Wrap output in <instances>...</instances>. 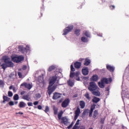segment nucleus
I'll return each mask as SVG.
<instances>
[{"label": "nucleus", "mask_w": 129, "mask_h": 129, "mask_svg": "<svg viewBox=\"0 0 129 129\" xmlns=\"http://www.w3.org/2000/svg\"><path fill=\"white\" fill-rule=\"evenodd\" d=\"M61 123H63L64 125H68L69 124V122L68 121V119L66 117H61Z\"/></svg>", "instance_id": "10"}, {"label": "nucleus", "mask_w": 129, "mask_h": 129, "mask_svg": "<svg viewBox=\"0 0 129 129\" xmlns=\"http://www.w3.org/2000/svg\"><path fill=\"white\" fill-rule=\"evenodd\" d=\"M80 121V120L78 119L77 121H76V124H75V125H77V126L79 125Z\"/></svg>", "instance_id": "50"}, {"label": "nucleus", "mask_w": 129, "mask_h": 129, "mask_svg": "<svg viewBox=\"0 0 129 129\" xmlns=\"http://www.w3.org/2000/svg\"><path fill=\"white\" fill-rule=\"evenodd\" d=\"M68 84L69 86H73V85H74V83L71 80L68 81Z\"/></svg>", "instance_id": "33"}, {"label": "nucleus", "mask_w": 129, "mask_h": 129, "mask_svg": "<svg viewBox=\"0 0 129 129\" xmlns=\"http://www.w3.org/2000/svg\"><path fill=\"white\" fill-rule=\"evenodd\" d=\"M26 103L23 101L20 102L19 106L20 108H23L26 107Z\"/></svg>", "instance_id": "22"}, {"label": "nucleus", "mask_w": 129, "mask_h": 129, "mask_svg": "<svg viewBox=\"0 0 129 129\" xmlns=\"http://www.w3.org/2000/svg\"><path fill=\"white\" fill-rule=\"evenodd\" d=\"M76 79L77 81H80V78L79 77H76Z\"/></svg>", "instance_id": "59"}, {"label": "nucleus", "mask_w": 129, "mask_h": 129, "mask_svg": "<svg viewBox=\"0 0 129 129\" xmlns=\"http://www.w3.org/2000/svg\"><path fill=\"white\" fill-rule=\"evenodd\" d=\"M8 96L9 97H12L13 96V92L11 91H9L8 92Z\"/></svg>", "instance_id": "44"}, {"label": "nucleus", "mask_w": 129, "mask_h": 129, "mask_svg": "<svg viewBox=\"0 0 129 129\" xmlns=\"http://www.w3.org/2000/svg\"><path fill=\"white\" fill-rule=\"evenodd\" d=\"M81 65H82L81 62L79 61H76L74 63V66H75V68H76V69H80V67H81Z\"/></svg>", "instance_id": "14"}, {"label": "nucleus", "mask_w": 129, "mask_h": 129, "mask_svg": "<svg viewBox=\"0 0 129 129\" xmlns=\"http://www.w3.org/2000/svg\"><path fill=\"white\" fill-rule=\"evenodd\" d=\"M91 81H97L98 80V76L95 75L92 76L90 79Z\"/></svg>", "instance_id": "19"}, {"label": "nucleus", "mask_w": 129, "mask_h": 129, "mask_svg": "<svg viewBox=\"0 0 129 129\" xmlns=\"http://www.w3.org/2000/svg\"><path fill=\"white\" fill-rule=\"evenodd\" d=\"M72 126H73V122L70 125H69L67 127L68 129H70V128H71V127H72Z\"/></svg>", "instance_id": "49"}, {"label": "nucleus", "mask_w": 129, "mask_h": 129, "mask_svg": "<svg viewBox=\"0 0 129 129\" xmlns=\"http://www.w3.org/2000/svg\"><path fill=\"white\" fill-rule=\"evenodd\" d=\"M80 106H81V108L83 109L85 107V102L84 101H80Z\"/></svg>", "instance_id": "23"}, {"label": "nucleus", "mask_w": 129, "mask_h": 129, "mask_svg": "<svg viewBox=\"0 0 129 129\" xmlns=\"http://www.w3.org/2000/svg\"><path fill=\"white\" fill-rule=\"evenodd\" d=\"M9 105H10V106H13V105H15V103H14L13 101H11L9 102Z\"/></svg>", "instance_id": "46"}, {"label": "nucleus", "mask_w": 129, "mask_h": 129, "mask_svg": "<svg viewBox=\"0 0 129 129\" xmlns=\"http://www.w3.org/2000/svg\"><path fill=\"white\" fill-rule=\"evenodd\" d=\"M33 104L34 105H38V104H39V101H36L34 102Z\"/></svg>", "instance_id": "51"}, {"label": "nucleus", "mask_w": 129, "mask_h": 129, "mask_svg": "<svg viewBox=\"0 0 129 129\" xmlns=\"http://www.w3.org/2000/svg\"><path fill=\"white\" fill-rule=\"evenodd\" d=\"M0 86L1 87H4V86H5V82L2 80H0Z\"/></svg>", "instance_id": "36"}, {"label": "nucleus", "mask_w": 129, "mask_h": 129, "mask_svg": "<svg viewBox=\"0 0 129 129\" xmlns=\"http://www.w3.org/2000/svg\"><path fill=\"white\" fill-rule=\"evenodd\" d=\"M78 95L77 94H75V95L73 96V97H77Z\"/></svg>", "instance_id": "62"}, {"label": "nucleus", "mask_w": 129, "mask_h": 129, "mask_svg": "<svg viewBox=\"0 0 129 129\" xmlns=\"http://www.w3.org/2000/svg\"><path fill=\"white\" fill-rule=\"evenodd\" d=\"M9 89H13V86H11L10 87H9Z\"/></svg>", "instance_id": "63"}, {"label": "nucleus", "mask_w": 129, "mask_h": 129, "mask_svg": "<svg viewBox=\"0 0 129 129\" xmlns=\"http://www.w3.org/2000/svg\"><path fill=\"white\" fill-rule=\"evenodd\" d=\"M78 115H75V117H74V120H76V119H77V118H78Z\"/></svg>", "instance_id": "56"}, {"label": "nucleus", "mask_w": 129, "mask_h": 129, "mask_svg": "<svg viewBox=\"0 0 129 129\" xmlns=\"http://www.w3.org/2000/svg\"><path fill=\"white\" fill-rule=\"evenodd\" d=\"M28 106H33V103L32 102H28L27 103Z\"/></svg>", "instance_id": "52"}, {"label": "nucleus", "mask_w": 129, "mask_h": 129, "mask_svg": "<svg viewBox=\"0 0 129 129\" xmlns=\"http://www.w3.org/2000/svg\"><path fill=\"white\" fill-rule=\"evenodd\" d=\"M69 103H70V100L69 99H66L61 103V106L63 108H66L68 105H69Z\"/></svg>", "instance_id": "8"}, {"label": "nucleus", "mask_w": 129, "mask_h": 129, "mask_svg": "<svg viewBox=\"0 0 129 129\" xmlns=\"http://www.w3.org/2000/svg\"><path fill=\"white\" fill-rule=\"evenodd\" d=\"M10 99H11L10 98H9L8 97L6 96H3V103H5V102H6V101L8 102Z\"/></svg>", "instance_id": "25"}, {"label": "nucleus", "mask_w": 129, "mask_h": 129, "mask_svg": "<svg viewBox=\"0 0 129 129\" xmlns=\"http://www.w3.org/2000/svg\"><path fill=\"white\" fill-rule=\"evenodd\" d=\"M80 74V72H76V73H75V76H76V77H79Z\"/></svg>", "instance_id": "43"}, {"label": "nucleus", "mask_w": 129, "mask_h": 129, "mask_svg": "<svg viewBox=\"0 0 129 129\" xmlns=\"http://www.w3.org/2000/svg\"><path fill=\"white\" fill-rule=\"evenodd\" d=\"M19 49L20 52L23 53V54H25V53H27L28 52V49H27L26 48L22 46H19Z\"/></svg>", "instance_id": "12"}, {"label": "nucleus", "mask_w": 129, "mask_h": 129, "mask_svg": "<svg viewBox=\"0 0 129 129\" xmlns=\"http://www.w3.org/2000/svg\"><path fill=\"white\" fill-rule=\"evenodd\" d=\"M72 129H78V126H77L76 125H74V126Z\"/></svg>", "instance_id": "55"}, {"label": "nucleus", "mask_w": 129, "mask_h": 129, "mask_svg": "<svg viewBox=\"0 0 129 129\" xmlns=\"http://www.w3.org/2000/svg\"><path fill=\"white\" fill-rule=\"evenodd\" d=\"M80 32H81L80 29H76L75 30V34L78 37L80 35Z\"/></svg>", "instance_id": "28"}, {"label": "nucleus", "mask_w": 129, "mask_h": 129, "mask_svg": "<svg viewBox=\"0 0 129 129\" xmlns=\"http://www.w3.org/2000/svg\"><path fill=\"white\" fill-rule=\"evenodd\" d=\"M92 93L93 95H95V96H100V92L99 91H92Z\"/></svg>", "instance_id": "27"}, {"label": "nucleus", "mask_w": 129, "mask_h": 129, "mask_svg": "<svg viewBox=\"0 0 129 129\" xmlns=\"http://www.w3.org/2000/svg\"><path fill=\"white\" fill-rule=\"evenodd\" d=\"M82 72L85 76H86V75H88V74L89 73L88 68L86 67H84L82 69Z\"/></svg>", "instance_id": "11"}, {"label": "nucleus", "mask_w": 129, "mask_h": 129, "mask_svg": "<svg viewBox=\"0 0 129 129\" xmlns=\"http://www.w3.org/2000/svg\"><path fill=\"white\" fill-rule=\"evenodd\" d=\"M71 71H72V72H74V71H75V68H74L73 64L71 65Z\"/></svg>", "instance_id": "41"}, {"label": "nucleus", "mask_w": 129, "mask_h": 129, "mask_svg": "<svg viewBox=\"0 0 129 129\" xmlns=\"http://www.w3.org/2000/svg\"><path fill=\"white\" fill-rule=\"evenodd\" d=\"M18 103H19V102H18V101L15 102V104L17 105V104H18Z\"/></svg>", "instance_id": "64"}, {"label": "nucleus", "mask_w": 129, "mask_h": 129, "mask_svg": "<svg viewBox=\"0 0 129 129\" xmlns=\"http://www.w3.org/2000/svg\"><path fill=\"white\" fill-rule=\"evenodd\" d=\"M95 106H96V105L95 104L91 105L90 110H92L93 111V110H94V109H95Z\"/></svg>", "instance_id": "38"}, {"label": "nucleus", "mask_w": 129, "mask_h": 129, "mask_svg": "<svg viewBox=\"0 0 129 129\" xmlns=\"http://www.w3.org/2000/svg\"><path fill=\"white\" fill-rule=\"evenodd\" d=\"M56 69V66H51L49 67L48 69V72H51L52 71H53V70H55Z\"/></svg>", "instance_id": "21"}, {"label": "nucleus", "mask_w": 129, "mask_h": 129, "mask_svg": "<svg viewBox=\"0 0 129 129\" xmlns=\"http://www.w3.org/2000/svg\"><path fill=\"white\" fill-rule=\"evenodd\" d=\"M0 67H2V69L4 70V71L8 68V66H7V63H4L2 64V63L0 62Z\"/></svg>", "instance_id": "20"}, {"label": "nucleus", "mask_w": 129, "mask_h": 129, "mask_svg": "<svg viewBox=\"0 0 129 129\" xmlns=\"http://www.w3.org/2000/svg\"><path fill=\"white\" fill-rule=\"evenodd\" d=\"M57 79H58V77H57L56 75L53 76L50 78L47 90V93L49 95H51L52 93L55 91L57 88V87L58 85H58V83H59V81H57ZM56 81H57L56 83ZM55 83L56 84H55Z\"/></svg>", "instance_id": "1"}, {"label": "nucleus", "mask_w": 129, "mask_h": 129, "mask_svg": "<svg viewBox=\"0 0 129 129\" xmlns=\"http://www.w3.org/2000/svg\"><path fill=\"white\" fill-rule=\"evenodd\" d=\"M104 120H105V118H101V123H102V124H103V123H104Z\"/></svg>", "instance_id": "47"}, {"label": "nucleus", "mask_w": 129, "mask_h": 129, "mask_svg": "<svg viewBox=\"0 0 129 129\" xmlns=\"http://www.w3.org/2000/svg\"><path fill=\"white\" fill-rule=\"evenodd\" d=\"M54 114L56 115L58 113V108H53Z\"/></svg>", "instance_id": "35"}, {"label": "nucleus", "mask_w": 129, "mask_h": 129, "mask_svg": "<svg viewBox=\"0 0 129 129\" xmlns=\"http://www.w3.org/2000/svg\"><path fill=\"white\" fill-rule=\"evenodd\" d=\"M74 28V26L73 25H69V26L66 27V28L63 29V33L62 35L63 36H66V35L70 33V32H71Z\"/></svg>", "instance_id": "6"}, {"label": "nucleus", "mask_w": 129, "mask_h": 129, "mask_svg": "<svg viewBox=\"0 0 129 129\" xmlns=\"http://www.w3.org/2000/svg\"><path fill=\"white\" fill-rule=\"evenodd\" d=\"M19 95H18V94H16L14 95L13 97L14 100H19Z\"/></svg>", "instance_id": "32"}, {"label": "nucleus", "mask_w": 129, "mask_h": 129, "mask_svg": "<svg viewBox=\"0 0 129 129\" xmlns=\"http://www.w3.org/2000/svg\"><path fill=\"white\" fill-rule=\"evenodd\" d=\"M75 73H70V77L71 78H73V77H75Z\"/></svg>", "instance_id": "42"}, {"label": "nucleus", "mask_w": 129, "mask_h": 129, "mask_svg": "<svg viewBox=\"0 0 129 129\" xmlns=\"http://www.w3.org/2000/svg\"><path fill=\"white\" fill-rule=\"evenodd\" d=\"M61 97H62V94L55 92L53 93L52 99H54V100H57V99H60Z\"/></svg>", "instance_id": "7"}, {"label": "nucleus", "mask_w": 129, "mask_h": 129, "mask_svg": "<svg viewBox=\"0 0 129 129\" xmlns=\"http://www.w3.org/2000/svg\"><path fill=\"white\" fill-rule=\"evenodd\" d=\"M85 36L87 37V38H90V34L88 31H85Z\"/></svg>", "instance_id": "37"}, {"label": "nucleus", "mask_w": 129, "mask_h": 129, "mask_svg": "<svg viewBox=\"0 0 129 129\" xmlns=\"http://www.w3.org/2000/svg\"><path fill=\"white\" fill-rule=\"evenodd\" d=\"M16 76L14 74V73H12L10 75H9V79L10 80L13 81L14 79H15V77Z\"/></svg>", "instance_id": "26"}, {"label": "nucleus", "mask_w": 129, "mask_h": 129, "mask_svg": "<svg viewBox=\"0 0 129 129\" xmlns=\"http://www.w3.org/2000/svg\"><path fill=\"white\" fill-rule=\"evenodd\" d=\"M12 61L15 63H20L24 60L25 57L23 55H12L11 56Z\"/></svg>", "instance_id": "3"}, {"label": "nucleus", "mask_w": 129, "mask_h": 129, "mask_svg": "<svg viewBox=\"0 0 129 129\" xmlns=\"http://www.w3.org/2000/svg\"><path fill=\"white\" fill-rule=\"evenodd\" d=\"M85 97L87 99H88V100H90V97L89 96V94L88 93H86L85 94Z\"/></svg>", "instance_id": "34"}, {"label": "nucleus", "mask_w": 129, "mask_h": 129, "mask_svg": "<svg viewBox=\"0 0 129 129\" xmlns=\"http://www.w3.org/2000/svg\"><path fill=\"white\" fill-rule=\"evenodd\" d=\"M3 60H4V61L7 64V67H14V63L9 60L8 56H3Z\"/></svg>", "instance_id": "5"}, {"label": "nucleus", "mask_w": 129, "mask_h": 129, "mask_svg": "<svg viewBox=\"0 0 129 129\" xmlns=\"http://www.w3.org/2000/svg\"><path fill=\"white\" fill-rule=\"evenodd\" d=\"M22 99H24V100H27V101H30V100H31V98L29 95H23L22 96Z\"/></svg>", "instance_id": "16"}, {"label": "nucleus", "mask_w": 129, "mask_h": 129, "mask_svg": "<svg viewBox=\"0 0 129 129\" xmlns=\"http://www.w3.org/2000/svg\"><path fill=\"white\" fill-rule=\"evenodd\" d=\"M93 112V111H92V110H90V111H89V117H91V116H92V113Z\"/></svg>", "instance_id": "45"}, {"label": "nucleus", "mask_w": 129, "mask_h": 129, "mask_svg": "<svg viewBox=\"0 0 129 129\" xmlns=\"http://www.w3.org/2000/svg\"><path fill=\"white\" fill-rule=\"evenodd\" d=\"M49 110V106H46L45 107V109L44 110V112H45L46 113H47V112H48Z\"/></svg>", "instance_id": "40"}, {"label": "nucleus", "mask_w": 129, "mask_h": 129, "mask_svg": "<svg viewBox=\"0 0 129 129\" xmlns=\"http://www.w3.org/2000/svg\"><path fill=\"white\" fill-rule=\"evenodd\" d=\"M23 70H26L27 69V66H24L22 68Z\"/></svg>", "instance_id": "57"}, {"label": "nucleus", "mask_w": 129, "mask_h": 129, "mask_svg": "<svg viewBox=\"0 0 129 129\" xmlns=\"http://www.w3.org/2000/svg\"><path fill=\"white\" fill-rule=\"evenodd\" d=\"M37 108L38 109H40V110L42 109V106H41V105H38L37 107Z\"/></svg>", "instance_id": "58"}, {"label": "nucleus", "mask_w": 129, "mask_h": 129, "mask_svg": "<svg viewBox=\"0 0 129 129\" xmlns=\"http://www.w3.org/2000/svg\"><path fill=\"white\" fill-rule=\"evenodd\" d=\"M98 87L96 85V84L94 82H91L90 83V85L88 87V89L90 91H95L97 90Z\"/></svg>", "instance_id": "4"}, {"label": "nucleus", "mask_w": 129, "mask_h": 129, "mask_svg": "<svg viewBox=\"0 0 129 129\" xmlns=\"http://www.w3.org/2000/svg\"><path fill=\"white\" fill-rule=\"evenodd\" d=\"M88 113H89V109H86L83 112L82 114V117H85V116L86 115V114H88Z\"/></svg>", "instance_id": "18"}, {"label": "nucleus", "mask_w": 129, "mask_h": 129, "mask_svg": "<svg viewBox=\"0 0 129 129\" xmlns=\"http://www.w3.org/2000/svg\"><path fill=\"white\" fill-rule=\"evenodd\" d=\"M81 40L82 41V42H84V43H87V42H88V39H87V38L84 36L81 37Z\"/></svg>", "instance_id": "30"}, {"label": "nucleus", "mask_w": 129, "mask_h": 129, "mask_svg": "<svg viewBox=\"0 0 129 129\" xmlns=\"http://www.w3.org/2000/svg\"><path fill=\"white\" fill-rule=\"evenodd\" d=\"M63 111H60L57 114L58 119L61 120L62 118V115H63Z\"/></svg>", "instance_id": "24"}, {"label": "nucleus", "mask_w": 129, "mask_h": 129, "mask_svg": "<svg viewBox=\"0 0 129 129\" xmlns=\"http://www.w3.org/2000/svg\"><path fill=\"white\" fill-rule=\"evenodd\" d=\"M106 69L109 71L110 72H113L114 71V67L109 65H106Z\"/></svg>", "instance_id": "13"}, {"label": "nucleus", "mask_w": 129, "mask_h": 129, "mask_svg": "<svg viewBox=\"0 0 129 129\" xmlns=\"http://www.w3.org/2000/svg\"><path fill=\"white\" fill-rule=\"evenodd\" d=\"M25 93H26V91H22V92H21L20 94H21V95H24V94H25Z\"/></svg>", "instance_id": "53"}, {"label": "nucleus", "mask_w": 129, "mask_h": 129, "mask_svg": "<svg viewBox=\"0 0 129 129\" xmlns=\"http://www.w3.org/2000/svg\"><path fill=\"white\" fill-rule=\"evenodd\" d=\"M98 115V111H97V110H95L94 111L93 114V118H96V116H97Z\"/></svg>", "instance_id": "29"}, {"label": "nucleus", "mask_w": 129, "mask_h": 129, "mask_svg": "<svg viewBox=\"0 0 129 129\" xmlns=\"http://www.w3.org/2000/svg\"><path fill=\"white\" fill-rule=\"evenodd\" d=\"M90 63H91V60H90L88 58H86L85 59L84 65L85 66H88V65H89Z\"/></svg>", "instance_id": "15"}, {"label": "nucleus", "mask_w": 129, "mask_h": 129, "mask_svg": "<svg viewBox=\"0 0 129 129\" xmlns=\"http://www.w3.org/2000/svg\"><path fill=\"white\" fill-rule=\"evenodd\" d=\"M112 81L111 78L107 79L106 78H103L101 80V82H99L98 84L100 88H104L105 87V85L104 84H108V83H110Z\"/></svg>", "instance_id": "2"}, {"label": "nucleus", "mask_w": 129, "mask_h": 129, "mask_svg": "<svg viewBox=\"0 0 129 129\" xmlns=\"http://www.w3.org/2000/svg\"><path fill=\"white\" fill-rule=\"evenodd\" d=\"M92 101L93 102V103H97L100 101V99L96 97H94L92 100Z\"/></svg>", "instance_id": "17"}, {"label": "nucleus", "mask_w": 129, "mask_h": 129, "mask_svg": "<svg viewBox=\"0 0 129 129\" xmlns=\"http://www.w3.org/2000/svg\"><path fill=\"white\" fill-rule=\"evenodd\" d=\"M16 114H21V115H23V114H24V113H23V112L20 111V112H19L18 113V112H16Z\"/></svg>", "instance_id": "54"}, {"label": "nucleus", "mask_w": 129, "mask_h": 129, "mask_svg": "<svg viewBox=\"0 0 129 129\" xmlns=\"http://www.w3.org/2000/svg\"><path fill=\"white\" fill-rule=\"evenodd\" d=\"M62 101H63V99L62 98L59 100L58 103H61V102H62Z\"/></svg>", "instance_id": "60"}, {"label": "nucleus", "mask_w": 129, "mask_h": 129, "mask_svg": "<svg viewBox=\"0 0 129 129\" xmlns=\"http://www.w3.org/2000/svg\"><path fill=\"white\" fill-rule=\"evenodd\" d=\"M109 8L111 9V10H114V9H115V6L114 5H110Z\"/></svg>", "instance_id": "48"}, {"label": "nucleus", "mask_w": 129, "mask_h": 129, "mask_svg": "<svg viewBox=\"0 0 129 129\" xmlns=\"http://www.w3.org/2000/svg\"><path fill=\"white\" fill-rule=\"evenodd\" d=\"M36 97H41V95H40V94H38L36 95Z\"/></svg>", "instance_id": "61"}, {"label": "nucleus", "mask_w": 129, "mask_h": 129, "mask_svg": "<svg viewBox=\"0 0 129 129\" xmlns=\"http://www.w3.org/2000/svg\"><path fill=\"white\" fill-rule=\"evenodd\" d=\"M18 75L19 78H23V74H22V73L18 72Z\"/></svg>", "instance_id": "39"}, {"label": "nucleus", "mask_w": 129, "mask_h": 129, "mask_svg": "<svg viewBox=\"0 0 129 129\" xmlns=\"http://www.w3.org/2000/svg\"><path fill=\"white\" fill-rule=\"evenodd\" d=\"M79 114H80V109H79V107H77L75 111V115L79 116Z\"/></svg>", "instance_id": "31"}, {"label": "nucleus", "mask_w": 129, "mask_h": 129, "mask_svg": "<svg viewBox=\"0 0 129 129\" xmlns=\"http://www.w3.org/2000/svg\"><path fill=\"white\" fill-rule=\"evenodd\" d=\"M21 86H24L25 88L30 90L33 87V85L30 83H23L21 85Z\"/></svg>", "instance_id": "9"}]
</instances>
